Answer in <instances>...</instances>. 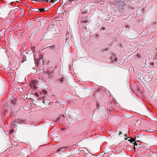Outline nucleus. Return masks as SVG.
Listing matches in <instances>:
<instances>
[{
    "mask_svg": "<svg viewBox=\"0 0 157 157\" xmlns=\"http://www.w3.org/2000/svg\"><path fill=\"white\" fill-rule=\"evenodd\" d=\"M124 136L125 139L128 140V141L131 142L132 143L135 141V139L134 138H132L130 137H128L126 134L124 135Z\"/></svg>",
    "mask_w": 157,
    "mask_h": 157,
    "instance_id": "1",
    "label": "nucleus"
},
{
    "mask_svg": "<svg viewBox=\"0 0 157 157\" xmlns=\"http://www.w3.org/2000/svg\"><path fill=\"white\" fill-rule=\"evenodd\" d=\"M36 2H42V1H45L47 3H54L57 1L56 0H35Z\"/></svg>",
    "mask_w": 157,
    "mask_h": 157,
    "instance_id": "2",
    "label": "nucleus"
},
{
    "mask_svg": "<svg viewBox=\"0 0 157 157\" xmlns=\"http://www.w3.org/2000/svg\"><path fill=\"white\" fill-rule=\"evenodd\" d=\"M66 148H67L66 147H61L55 153H57V154H59L64 151Z\"/></svg>",
    "mask_w": 157,
    "mask_h": 157,
    "instance_id": "3",
    "label": "nucleus"
},
{
    "mask_svg": "<svg viewBox=\"0 0 157 157\" xmlns=\"http://www.w3.org/2000/svg\"><path fill=\"white\" fill-rule=\"evenodd\" d=\"M110 59L112 62H116L117 61V59L115 55H113L109 58Z\"/></svg>",
    "mask_w": 157,
    "mask_h": 157,
    "instance_id": "4",
    "label": "nucleus"
},
{
    "mask_svg": "<svg viewBox=\"0 0 157 157\" xmlns=\"http://www.w3.org/2000/svg\"><path fill=\"white\" fill-rule=\"evenodd\" d=\"M36 10H35L36 11L38 12L39 11H40V12H44L45 11L44 10L43 8H40V9H37L36 8Z\"/></svg>",
    "mask_w": 157,
    "mask_h": 157,
    "instance_id": "5",
    "label": "nucleus"
},
{
    "mask_svg": "<svg viewBox=\"0 0 157 157\" xmlns=\"http://www.w3.org/2000/svg\"><path fill=\"white\" fill-rule=\"evenodd\" d=\"M14 121L16 123H17L18 124H21V122H25V121H21V120H19L18 121H17V120H16V121Z\"/></svg>",
    "mask_w": 157,
    "mask_h": 157,
    "instance_id": "6",
    "label": "nucleus"
},
{
    "mask_svg": "<svg viewBox=\"0 0 157 157\" xmlns=\"http://www.w3.org/2000/svg\"><path fill=\"white\" fill-rule=\"evenodd\" d=\"M140 142H141V141H140V140H137V141H136V142H135L133 143V144H134V148H135V146H137V145H138V144H137V143H138V142H139V143H140Z\"/></svg>",
    "mask_w": 157,
    "mask_h": 157,
    "instance_id": "7",
    "label": "nucleus"
},
{
    "mask_svg": "<svg viewBox=\"0 0 157 157\" xmlns=\"http://www.w3.org/2000/svg\"><path fill=\"white\" fill-rule=\"evenodd\" d=\"M154 63L153 62H151L149 63V67H151L153 66Z\"/></svg>",
    "mask_w": 157,
    "mask_h": 157,
    "instance_id": "8",
    "label": "nucleus"
},
{
    "mask_svg": "<svg viewBox=\"0 0 157 157\" xmlns=\"http://www.w3.org/2000/svg\"><path fill=\"white\" fill-rule=\"evenodd\" d=\"M116 1H117V2L118 3L117 4H119V3H120L121 2H122V0H116Z\"/></svg>",
    "mask_w": 157,
    "mask_h": 157,
    "instance_id": "9",
    "label": "nucleus"
},
{
    "mask_svg": "<svg viewBox=\"0 0 157 157\" xmlns=\"http://www.w3.org/2000/svg\"><path fill=\"white\" fill-rule=\"evenodd\" d=\"M35 10H36V9H34V8H31L30 10V11H35Z\"/></svg>",
    "mask_w": 157,
    "mask_h": 157,
    "instance_id": "10",
    "label": "nucleus"
},
{
    "mask_svg": "<svg viewBox=\"0 0 157 157\" xmlns=\"http://www.w3.org/2000/svg\"><path fill=\"white\" fill-rule=\"evenodd\" d=\"M69 35H66V40H67L69 38Z\"/></svg>",
    "mask_w": 157,
    "mask_h": 157,
    "instance_id": "11",
    "label": "nucleus"
},
{
    "mask_svg": "<svg viewBox=\"0 0 157 157\" xmlns=\"http://www.w3.org/2000/svg\"><path fill=\"white\" fill-rule=\"evenodd\" d=\"M58 80L61 82H63V79L62 78H60L58 79Z\"/></svg>",
    "mask_w": 157,
    "mask_h": 157,
    "instance_id": "12",
    "label": "nucleus"
},
{
    "mask_svg": "<svg viewBox=\"0 0 157 157\" xmlns=\"http://www.w3.org/2000/svg\"><path fill=\"white\" fill-rule=\"evenodd\" d=\"M129 26L128 25H125V28L126 29L129 28Z\"/></svg>",
    "mask_w": 157,
    "mask_h": 157,
    "instance_id": "13",
    "label": "nucleus"
},
{
    "mask_svg": "<svg viewBox=\"0 0 157 157\" xmlns=\"http://www.w3.org/2000/svg\"><path fill=\"white\" fill-rule=\"evenodd\" d=\"M86 19H87L86 18V20H83L82 21L83 22H84V23H86V22L87 21V20Z\"/></svg>",
    "mask_w": 157,
    "mask_h": 157,
    "instance_id": "14",
    "label": "nucleus"
},
{
    "mask_svg": "<svg viewBox=\"0 0 157 157\" xmlns=\"http://www.w3.org/2000/svg\"><path fill=\"white\" fill-rule=\"evenodd\" d=\"M42 92L44 94H46L47 93V92L45 90H43V91H42Z\"/></svg>",
    "mask_w": 157,
    "mask_h": 157,
    "instance_id": "15",
    "label": "nucleus"
},
{
    "mask_svg": "<svg viewBox=\"0 0 157 157\" xmlns=\"http://www.w3.org/2000/svg\"><path fill=\"white\" fill-rule=\"evenodd\" d=\"M63 118V117H60L59 118H58V121H60V120L61 119V118Z\"/></svg>",
    "mask_w": 157,
    "mask_h": 157,
    "instance_id": "16",
    "label": "nucleus"
},
{
    "mask_svg": "<svg viewBox=\"0 0 157 157\" xmlns=\"http://www.w3.org/2000/svg\"><path fill=\"white\" fill-rule=\"evenodd\" d=\"M13 132V130L11 129V130L10 131V133H12Z\"/></svg>",
    "mask_w": 157,
    "mask_h": 157,
    "instance_id": "17",
    "label": "nucleus"
},
{
    "mask_svg": "<svg viewBox=\"0 0 157 157\" xmlns=\"http://www.w3.org/2000/svg\"><path fill=\"white\" fill-rule=\"evenodd\" d=\"M69 32L67 31L66 35H69Z\"/></svg>",
    "mask_w": 157,
    "mask_h": 157,
    "instance_id": "18",
    "label": "nucleus"
},
{
    "mask_svg": "<svg viewBox=\"0 0 157 157\" xmlns=\"http://www.w3.org/2000/svg\"><path fill=\"white\" fill-rule=\"evenodd\" d=\"M122 134V132H120L119 133V135H121Z\"/></svg>",
    "mask_w": 157,
    "mask_h": 157,
    "instance_id": "19",
    "label": "nucleus"
},
{
    "mask_svg": "<svg viewBox=\"0 0 157 157\" xmlns=\"http://www.w3.org/2000/svg\"><path fill=\"white\" fill-rule=\"evenodd\" d=\"M12 123H13V124L14 125H14H15V124L14 122H13Z\"/></svg>",
    "mask_w": 157,
    "mask_h": 157,
    "instance_id": "20",
    "label": "nucleus"
},
{
    "mask_svg": "<svg viewBox=\"0 0 157 157\" xmlns=\"http://www.w3.org/2000/svg\"><path fill=\"white\" fill-rule=\"evenodd\" d=\"M26 58V57L25 56H24L23 58V59L25 60V59Z\"/></svg>",
    "mask_w": 157,
    "mask_h": 157,
    "instance_id": "21",
    "label": "nucleus"
},
{
    "mask_svg": "<svg viewBox=\"0 0 157 157\" xmlns=\"http://www.w3.org/2000/svg\"><path fill=\"white\" fill-rule=\"evenodd\" d=\"M148 142L147 141H146L145 142H144V143L145 144H147Z\"/></svg>",
    "mask_w": 157,
    "mask_h": 157,
    "instance_id": "22",
    "label": "nucleus"
},
{
    "mask_svg": "<svg viewBox=\"0 0 157 157\" xmlns=\"http://www.w3.org/2000/svg\"><path fill=\"white\" fill-rule=\"evenodd\" d=\"M77 0H71V1H77Z\"/></svg>",
    "mask_w": 157,
    "mask_h": 157,
    "instance_id": "23",
    "label": "nucleus"
},
{
    "mask_svg": "<svg viewBox=\"0 0 157 157\" xmlns=\"http://www.w3.org/2000/svg\"><path fill=\"white\" fill-rule=\"evenodd\" d=\"M125 138H126L128 139H130V138H128V137H125Z\"/></svg>",
    "mask_w": 157,
    "mask_h": 157,
    "instance_id": "24",
    "label": "nucleus"
},
{
    "mask_svg": "<svg viewBox=\"0 0 157 157\" xmlns=\"http://www.w3.org/2000/svg\"><path fill=\"white\" fill-rule=\"evenodd\" d=\"M25 106H24V109H25Z\"/></svg>",
    "mask_w": 157,
    "mask_h": 157,
    "instance_id": "25",
    "label": "nucleus"
},
{
    "mask_svg": "<svg viewBox=\"0 0 157 157\" xmlns=\"http://www.w3.org/2000/svg\"><path fill=\"white\" fill-rule=\"evenodd\" d=\"M87 11H85V13H87Z\"/></svg>",
    "mask_w": 157,
    "mask_h": 157,
    "instance_id": "26",
    "label": "nucleus"
},
{
    "mask_svg": "<svg viewBox=\"0 0 157 157\" xmlns=\"http://www.w3.org/2000/svg\"><path fill=\"white\" fill-rule=\"evenodd\" d=\"M31 0L32 1H36L35 0Z\"/></svg>",
    "mask_w": 157,
    "mask_h": 157,
    "instance_id": "27",
    "label": "nucleus"
},
{
    "mask_svg": "<svg viewBox=\"0 0 157 157\" xmlns=\"http://www.w3.org/2000/svg\"><path fill=\"white\" fill-rule=\"evenodd\" d=\"M140 144H138V146H140Z\"/></svg>",
    "mask_w": 157,
    "mask_h": 157,
    "instance_id": "28",
    "label": "nucleus"
},
{
    "mask_svg": "<svg viewBox=\"0 0 157 157\" xmlns=\"http://www.w3.org/2000/svg\"><path fill=\"white\" fill-rule=\"evenodd\" d=\"M86 17H88L87 16H86Z\"/></svg>",
    "mask_w": 157,
    "mask_h": 157,
    "instance_id": "29",
    "label": "nucleus"
},
{
    "mask_svg": "<svg viewBox=\"0 0 157 157\" xmlns=\"http://www.w3.org/2000/svg\"><path fill=\"white\" fill-rule=\"evenodd\" d=\"M105 29V28H103V29Z\"/></svg>",
    "mask_w": 157,
    "mask_h": 157,
    "instance_id": "30",
    "label": "nucleus"
},
{
    "mask_svg": "<svg viewBox=\"0 0 157 157\" xmlns=\"http://www.w3.org/2000/svg\"><path fill=\"white\" fill-rule=\"evenodd\" d=\"M156 63H157V62H156Z\"/></svg>",
    "mask_w": 157,
    "mask_h": 157,
    "instance_id": "31",
    "label": "nucleus"
}]
</instances>
